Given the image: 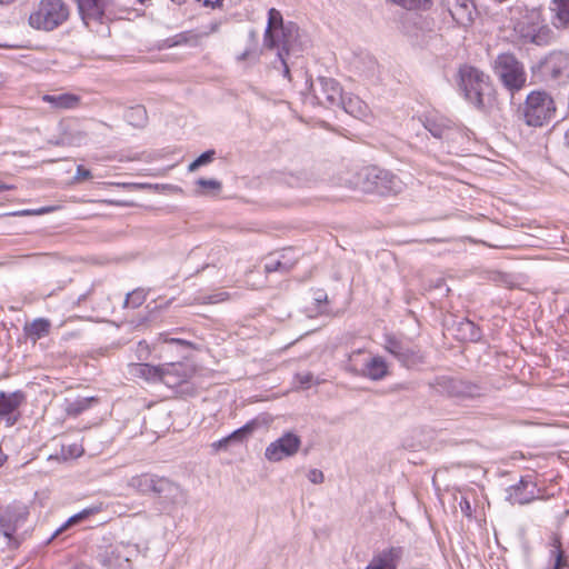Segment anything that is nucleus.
Listing matches in <instances>:
<instances>
[{
    "label": "nucleus",
    "mask_w": 569,
    "mask_h": 569,
    "mask_svg": "<svg viewBox=\"0 0 569 569\" xmlns=\"http://www.w3.org/2000/svg\"><path fill=\"white\" fill-rule=\"evenodd\" d=\"M423 127L437 139L449 138L457 129V126L452 120L439 114L426 117Z\"/></svg>",
    "instance_id": "aec40b11"
},
{
    "label": "nucleus",
    "mask_w": 569,
    "mask_h": 569,
    "mask_svg": "<svg viewBox=\"0 0 569 569\" xmlns=\"http://www.w3.org/2000/svg\"><path fill=\"white\" fill-rule=\"evenodd\" d=\"M540 72L548 80L567 81L569 79V53L562 51L549 53L540 63Z\"/></svg>",
    "instance_id": "9b49d317"
},
{
    "label": "nucleus",
    "mask_w": 569,
    "mask_h": 569,
    "mask_svg": "<svg viewBox=\"0 0 569 569\" xmlns=\"http://www.w3.org/2000/svg\"><path fill=\"white\" fill-rule=\"evenodd\" d=\"M493 70L510 91H518L526 84L527 74L523 64L511 53L499 54L495 60Z\"/></svg>",
    "instance_id": "1a4fd4ad"
},
{
    "label": "nucleus",
    "mask_w": 569,
    "mask_h": 569,
    "mask_svg": "<svg viewBox=\"0 0 569 569\" xmlns=\"http://www.w3.org/2000/svg\"><path fill=\"white\" fill-rule=\"evenodd\" d=\"M315 301L317 303L326 302L327 301V293L322 290H318L315 295Z\"/></svg>",
    "instance_id": "8fccbe9b"
},
{
    "label": "nucleus",
    "mask_w": 569,
    "mask_h": 569,
    "mask_svg": "<svg viewBox=\"0 0 569 569\" xmlns=\"http://www.w3.org/2000/svg\"><path fill=\"white\" fill-rule=\"evenodd\" d=\"M89 178H91L90 170L86 169L83 166H78L76 179L84 180V179H89Z\"/></svg>",
    "instance_id": "37998d69"
},
{
    "label": "nucleus",
    "mask_w": 569,
    "mask_h": 569,
    "mask_svg": "<svg viewBox=\"0 0 569 569\" xmlns=\"http://www.w3.org/2000/svg\"><path fill=\"white\" fill-rule=\"evenodd\" d=\"M296 379L300 383V386L307 388L312 382L313 376L310 372H302V373H298L296 376Z\"/></svg>",
    "instance_id": "ea45409f"
},
{
    "label": "nucleus",
    "mask_w": 569,
    "mask_h": 569,
    "mask_svg": "<svg viewBox=\"0 0 569 569\" xmlns=\"http://www.w3.org/2000/svg\"><path fill=\"white\" fill-rule=\"evenodd\" d=\"M73 569H91L90 567L86 566V565H79L77 566L76 568Z\"/></svg>",
    "instance_id": "6e6d98bb"
},
{
    "label": "nucleus",
    "mask_w": 569,
    "mask_h": 569,
    "mask_svg": "<svg viewBox=\"0 0 569 569\" xmlns=\"http://www.w3.org/2000/svg\"><path fill=\"white\" fill-rule=\"evenodd\" d=\"M400 548L391 547L376 555L366 569H396V562L401 557Z\"/></svg>",
    "instance_id": "b1692460"
},
{
    "label": "nucleus",
    "mask_w": 569,
    "mask_h": 569,
    "mask_svg": "<svg viewBox=\"0 0 569 569\" xmlns=\"http://www.w3.org/2000/svg\"><path fill=\"white\" fill-rule=\"evenodd\" d=\"M139 306L141 303V296L137 292L129 293L126 299V305Z\"/></svg>",
    "instance_id": "c03bdc74"
},
{
    "label": "nucleus",
    "mask_w": 569,
    "mask_h": 569,
    "mask_svg": "<svg viewBox=\"0 0 569 569\" xmlns=\"http://www.w3.org/2000/svg\"><path fill=\"white\" fill-rule=\"evenodd\" d=\"M23 401L24 396L20 391H0V422L3 421L8 428L14 426L19 420V408Z\"/></svg>",
    "instance_id": "4468645a"
},
{
    "label": "nucleus",
    "mask_w": 569,
    "mask_h": 569,
    "mask_svg": "<svg viewBox=\"0 0 569 569\" xmlns=\"http://www.w3.org/2000/svg\"><path fill=\"white\" fill-rule=\"evenodd\" d=\"M346 370L372 381H380L389 375L387 361L381 356H372L363 349L355 350L348 356Z\"/></svg>",
    "instance_id": "20e7f679"
},
{
    "label": "nucleus",
    "mask_w": 569,
    "mask_h": 569,
    "mask_svg": "<svg viewBox=\"0 0 569 569\" xmlns=\"http://www.w3.org/2000/svg\"><path fill=\"white\" fill-rule=\"evenodd\" d=\"M466 328L470 330V339L471 340H478L480 338L479 330L475 327V325L470 321H467L465 323Z\"/></svg>",
    "instance_id": "a18cd8bd"
},
{
    "label": "nucleus",
    "mask_w": 569,
    "mask_h": 569,
    "mask_svg": "<svg viewBox=\"0 0 569 569\" xmlns=\"http://www.w3.org/2000/svg\"><path fill=\"white\" fill-rule=\"evenodd\" d=\"M126 119L133 127H143L148 120L147 110L141 104L131 107L126 112Z\"/></svg>",
    "instance_id": "c85d7f7f"
},
{
    "label": "nucleus",
    "mask_w": 569,
    "mask_h": 569,
    "mask_svg": "<svg viewBox=\"0 0 569 569\" xmlns=\"http://www.w3.org/2000/svg\"><path fill=\"white\" fill-rule=\"evenodd\" d=\"M220 27H221V22L220 21H212L208 26L204 27V29L201 32V34L202 36H209V34L216 33V32L219 31Z\"/></svg>",
    "instance_id": "79ce46f5"
},
{
    "label": "nucleus",
    "mask_w": 569,
    "mask_h": 569,
    "mask_svg": "<svg viewBox=\"0 0 569 569\" xmlns=\"http://www.w3.org/2000/svg\"><path fill=\"white\" fill-rule=\"evenodd\" d=\"M214 154H216L214 150H208V151L203 152L194 161H192L189 164L188 170L190 172H192V171H196L201 166L210 163L213 160Z\"/></svg>",
    "instance_id": "7c9ffc66"
},
{
    "label": "nucleus",
    "mask_w": 569,
    "mask_h": 569,
    "mask_svg": "<svg viewBox=\"0 0 569 569\" xmlns=\"http://www.w3.org/2000/svg\"><path fill=\"white\" fill-rule=\"evenodd\" d=\"M383 348L407 368L423 362V356L420 351L409 347L393 336H386Z\"/></svg>",
    "instance_id": "f8f14e48"
},
{
    "label": "nucleus",
    "mask_w": 569,
    "mask_h": 569,
    "mask_svg": "<svg viewBox=\"0 0 569 569\" xmlns=\"http://www.w3.org/2000/svg\"><path fill=\"white\" fill-rule=\"evenodd\" d=\"M565 139H566V144L569 148V129L566 132Z\"/></svg>",
    "instance_id": "5fc2aeb1"
},
{
    "label": "nucleus",
    "mask_w": 569,
    "mask_h": 569,
    "mask_svg": "<svg viewBox=\"0 0 569 569\" xmlns=\"http://www.w3.org/2000/svg\"><path fill=\"white\" fill-rule=\"evenodd\" d=\"M279 51H278V58L283 67V77L288 78L290 80V70H289V66H288V62H287V57L289 56V52L290 50H283L282 47H279L278 48Z\"/></svg>",
    "instance_id": "c9c22d12"
},
{
    "label": "nucleus",
    "mask_w": 569,
    "mask_h": 569,
    "mask_svg": "<svg viewBox=\"0 0 569 569\" xmlns=\"http://www.w3.org/2000/svg\"><path fill=\"white\" fill-rule=\"evenodd\" d=\"M158 476L143 472L133 475L126 479V486L138 495H149L154 492Z\"/></svg>",
    "instance_id": "4be33fe9"
},
{
    "label": "nucleus",
    "mask_w": 569,
    "mask_h": 569,
    "mask_svg": "<svg viewBox=\"0 0 569 569\" xmlns=\"http://www.w3.org/2000/svg\"><path fill=\"white\" fill-rule=\"evenodd\" d=\"M94 512L93 509H84L80 512H78L77 515L70 517L66 523L63 526H61L59 529L56 530L53 537L58 536L60 532H62L63 530H66L69 526L73 525V523H77L81 520H83L84 518H87L89 515H92Z\"/></svg>",
    "instance_id": "c756f323"
},
{
    "label": "nucleus",
    "mask_w": 569,
    "mask_h": 569,
    "mask_svg": "<svg viewBox=\"0 0 569 569\" xmlns=\"http://www.w3.org/2000/svg\"><path fill=\"white\" fill-rule=\"evenodd\" d=\"M6 455L2 452V450L0 449V467L3 465V462L6 461Z\"/></svg>",
    "instance_id": "864d4df0"
},
{
    "label": "nucleus",
    "mask_w": 569,
    "mask_h": 569,
    "mask_svg": "<svg viewBox=\"0 0 569 569\" xmlns=\"http://www.w3.org/2000/svg\"><path fill=\"white\" fill-rule=\"evenodd\" d=\"M301 446V439L298 435L288 431L280 438L269 443L264 450V458L271 462H278L284 458L295 456Z\"/></svg>",
    "instance_id": "9d476101"
},
{
    "label": "nucleus",
    "mask_w": 569,
    "mask_h": 569,
    "mask_svg": "<svg viewBox=\"0 0 569 569\" xmlns=\"http://www.w3.org/2000/svg\"><path fill=\"white\" fill-rule=\"evenodd\" d=\"M48 211H49V209L41 208V209H38V210H20V211H14V212H11L9 214L10 216H14V217H21V216L41 214V213H44V212H48Z\"/></svg>",
    "instance_id": "a19ab883"
},
{
    "label": "nucleus",
    "mask_w": 569,
    "mask_h": 569,
    "mask_svg": "<svg viewBox=\"0 0 569 569\" xmlns=\"http://www.w3.org/2000/svg\"><path fill=\"white\" fill-rule=\"evenodd\" d=\"M188 42V38L184 33L176 34L171 38H167L162 40L160 48H172L176 46H181Z\"/></svg>",
    "instance_id": "473e14b6"
},
{
    "label": "nucleus",
    "mask_w": 569,
    "mask_h": 569,
    "mask_svg": "<svg viewBox=\"0 0 569 569\" xmlns=\"http://www.w3.org/2000/svg\"><path fill=\"white\" fill-rule=\"evenodd\" d=\"M291 268V264H287L277 259H270L264 264V270L267 273L276 272V271H288Z\"/></svg>",
    "instance_id": "72a5a7b5"
},
{
    "label": "nucleus",
    "mask_w": 569,
    "mask_h": 569,
    "mask_svg": "<svg viewBox=\"0 0 569 569\" xmlns=\"http://www.w3.org/2000/svg\"><path fill=\"white\" fill-rule=\"evenodd\" d=\"M50 143L52 144H56V146H63L64 144V139H59V140H50Z\"/></svg>",
    "instance_id": "603ef678"
},
{
    "label": "nucleus",
    "mask_w": 569,
    "mask_h": 569,
    "mask_svg": "<svg viewBox=\"0 0 569 569\" xmlns=\"http://www.w3.org/2000/svg\"><path fill=\"white\" fill-rule=\"evenodd\" d=\"M510 23L513 38L521 44L547 46L555 38L540 8H511Z\"/></svg>",
    "instance_id": "f257e3e1"
},
{
    "label": "nucleus",
    "mask_w": 569,
    "mask_h": 569,
    "mask_svg": "<svg viewBox=\"0 0 569 569\" xmlns=\"http://www.w3.org/2000/svg\"><path fill=\"white\" fill-rule=\"evenodd\" d=\"M441 6L452 20L462 27L470 26L477 13L473 0H441Z\"/></svg>",
    "instance_id": "2eb2a0df"
},
{
    "label": "nucleus",
    "mask_w": 569,
    "mask_h": 569,
    "mask_svg": "<svg viewBox=\"0 0 569 569\" xmlns=\"http://www.w3.org/2000/svg\"><path fill=\"white\" fill-rule=\"evenodd\" d=\"M459 507L461 509V512L467 516V517H470L471 516V506H470V502L466 499V498H462L459 502Z\"/></svg>",
    "instance_id": "49530a36"
},
{
    "label": "nucleus",
    "mask_w": 569,
    "mask_h": 569,
    "mask_svg": "<svg viewBox=\"0 0 569 569\" xmlns=\"http://www.w3.org/2000/svg\"><path fill=\"white\" fill-rule=\"evenodd\" d=\"M194 372V366L188 362L162 363L160 382L169 388H176L191 379Z\"/></svg>",
    "instance_id": "ddd939ff"
},
{
    "label": "nucleus",
    "mask_w": 569,
    "mask_h": 569,
    "mask_svg": "<svg viewBox=\"0 0 569 569\" xmlns=\"http://www.w3.org/2000/svg\"><path fill=\"white\" fill-rule=\"evenodd\" d=\"M443 388L449 396L457 398L473 399L483 395V389L480 386L459 379L445 380Z\"/></svg>",
    "instance_id": "a211bd4d"
},
{
    "label": "nucleus",
    "mask_w": 569,
    "mask_h": 569,
    "mask_svg": "<svg viewBox=\"0 0 569 569\" xmlns=\"http://www.w3.org/2000/svg\"><path fill=\"white\" fill-rule=\"evenodd\" d=\"M342 109L355 118H365L369 113L368 104L358 96L346 94L340 102Z\"/></svg>",
    "instance_id": "bb28decb"
},
{
    "label": "nucleus",
    "mask_w": 569,
    "mask_h": 569,
    "mask_svg": "<svg viewBox=\"0 0 569 569\" xmlns=\"http://www.w3.org/2000/svg\"><path fill=\"white\" fill-rule=\"evenodd\" d=\"M29 508L21 502L9 505L0 515V533L7 539L9 547L17 548L23 536L18 532L27 522Z\"/></svg>",
    "instance_id": "0eeeda50"
},
{
    "label": "nucleus",
    "mask_w": 569,
    "mask_h": 569,
    "mask_svg": "<svg viewBox=\"0 0 569 569\" xmlns=\"http://www.w3.org/2000/svg\"><path fill=\"white\" fill-rule=\"evenodd\" d=\"M139 3L143 4L147 0H137Z\"/></svg>",
    "instance_id": "bf43d9fd"
},
{
    "label": "nucleus",
    "mask_w": 569,
    "mask_h": 569,
    "mask_svg": "<svg viewBox=\"0 0 569 569\" xmlns=\"http://www.w3.org/2000/svg\"><path fill=\"white\" fill-rule=\"evenodd\" d=\"M197 184L199 187H201V188H207V189H211V190H214V191H219L221 189V182L216 180V179L200 178L197 181Z\"/></svg>",
    "instance_id": "e433bc0d"
},
{
    "label": "nucleus",
    "mask_w": 569,
    "mask_h": 569,
    "mask_svg": "<svg viewBox=\"0 0 569 569\" xmlns=\"http://www.w3.org/2000/svg\"><path fill=\"white\" fill-rule=\"evenodd\" d=\"M91 400L92 399H88V398L78 400L70 406L69 410L72 411L73 413L78 415L89 407Z\"/></svg>",
    "instance_id": "4c0bfd02"
},
{
    "label": "nucleus",
    "mask_w": 569,
    "mask_h": 569,
    "mask_svg": "<svg viewBox=\"0 0 569 569\" xmlns=\"http://www.w3.org/2000/svg\"><path fill=\"white\" fill-rule=\"evenodd\" d=\"M549 9L552 26L556 29H567L569 27V0H551Z\"/></svg>",
    "instance_id": "393cba45"
},
{
    "label": "nucleus",
    "mask_w": 569,
    "mask_h": 569,
    "mask_svg": "<svg viewBox=\"0 0 569 569\" xmlns=\"http://www.w3.org/2000/svg\"><path fill=\"white\" fill-rule=\"evenodd\" d=\"M251 425H246L236 431L231 432L228 437L230 443H240L244 440V438L251 432Z\"/></svg>",
    "instance_id": "2f4dec72"
},
{
    "label": "nucleus",
    "mask_w": 569,
    "mask_h": 569,
    "mask_svg": "<svg viewBox=\"0 0 569 569\" xmlns=\"http://www.w3.org/2000/svg\"><path fill=\"white\" fill-rule=\"evenodd\" d=\"M550 550H562L560 538L557 535H552V537L550 538Z\"/></svg>",
    "instance_id": "09e8293b"
},
{
    "label": "nucleus",
    "mask_w": 569,
    "mask_h": 569,
    "mask_svg": "<svg viewBox=\"0 0 569 569\" xmlns=\"http://www.w3.org/2000/svg\"><path fill=\"white\" fill-rule=\"evenodd\" d=\"M507 498L513 505H527L538 498L537 486L529 476L521 477L517 485L508 489Z\"/></svg>",
    "instance_id": "f3484780"
},
{
    "label": "nucleus",
    "mask_w": 569,
    "mask_h": 569,
    "mask_svg": "<svg viewBox=\"0 0 569 569\" xmlns=\"http://www.w3.org/2000/svg\"><path fill=\"white\" fill-rule=\"evenodd\" d=\"M112 0H77L79 13L86 24L100 20Z\"/></svg>",
    "instance_id": "6ab92c4d"
},
{
    "label": "nucleus",
    "mask_w": 569,
    "mask_h": 569,
    "mask_svg": "<svg viewBox=\"0 0 569 569\" xmlns=\"http://www.w3.org/2000/svg\"><path fill=\"white\" fill-rule=\"evenodd\" d=\"M556 111L553 99L546 91H532L523 107V119L528 126L541 127Z\"/></svg>",
    "instance_id": "6e6552de"
},
{
    "label": "nucleus",
    "mask_w": 569,
    "mask_h": 569,
    "mask_svg": "<svg viewBox=\"0 0 569 569\" xmlns=\"http://www.w3.org/2000/svg\"><path fill=\"white\" fill-rule=\"evenodd\" d=\"M247 56H248V52H243L239 59L244 60Z\"/></svg>",
    "instance_id": "13d9d810"
},
{
    "label": "nucleus",
    "mask_w": 569,
    "mask_h": 569,
    "mask_svg": "<svg viewBox=\"0 0 569 569\" xmlns=\"http://www.w3.org/2000/svg\"><path fill=\"white\" fill-rule=\"evenodd\" d=\"M459 87L465 98L477 108H482L485 97L490 94L489 77L472 66H462L459 69Z\"/></svg>",
    "instance_id": "39448f33"
},
{
    "label": "nucleus",
    "mask_w": 569,
    "mask_h": 569,
    "mask_svg": "<svg viewBox=\"0 0 569 569\" xmlns=\"http://www.w3.org/2000/svg\"><path fill=\"white\" fill-rule=\"evenodd\" d=\"M69 17V9L62 0H41L30 14L29 23L38 30L51 31Z\"/></svg>",
    "instance_id": "423d86ee"
},
{
    "label": "nucleus",
    "mask_w": 569,
    "mask_h": 569,
    "mask_svg": "<svg viewBox=\"0 0 569 569\" xmlns=\"http://www.w3.org/2000/svg\"><path fill=\"white\" fill-rule=\"evenodd\" d=\"M11 189H13V186L7 184V183H3L2 181H0V192L6 191V190H11Z\"/></svg>",
    "instance_id": "3c124183"
},
{
    "label": "nucleus",
    "mask_w": 569,
    "mask_h": 569,
    "mask_svg": "<svg viewBox=\"0 0 569 569\" xmlns=\"http://www.w3.org/2000/svg\"><path fill=\"white\" fill-rule=\"evenodd\" d=\"M42 101L54 110H72L79 107L81 98L73 93L43 94Z\"/></svg>",
    "instance_id": "5701e85b"
},
{
    "label": "nucleus",
    "mask_w": 569,
    "mask_h": 569,
    "mask_svg": "<svg viewBox=\"0 0 569 569\" xmlns=\"http://www.w3.org/2000/svg\"><path fill=\"white\" fill-rule=\"evenodd\" d=\"M14 0H0V4H9L13 2Z\"/></svg>",
    "instance_id": "4d7b16f0"
},
{
    "label": "nucleus",
    "mask_w": 569,
    "mask_h": 569,
    "mask_svg": "<svg viewBox=\"0 0 569 569\" xmlns=\"http://www.w3.org/2000/svg\"><path fill=\"white\" fill-rule=\"evenodd\" d=\"M153 493L171 503L180 502L186 498L181 487L164 477H158Z\"/></svg>",
    "instance_id": "412c9836"
},
{
    "label": "nucleus",
    "mask_w": 569,
    "mask_h": 569,
    "mask_svg": "<svg viewBox=\"0 0 569 569\" xmlns=\"http://www.w3.org/2000/svg\"><path fill=\"white\" fill-rule=\"evenodd\" d=\"M298 36V27L293 22H283L279 10L271 8L268 11V23L263 34V46L268 49L282 47L291 50Z\"/></svg>",
    "instance_id": "7ed1b4c3"
},
{
    "label": "nucleus",
    "mask_w": 569,
    "mask_h": 569,
    "mask_svg": "<svg viewBox=\"0 0 569 569\" xmlns=\"http://www.w3.org/2000/svg\"><path fill=\"white\" fill-rule=\"evenodd\" d=\"M231 443L228 440V437L220 439L219 441L212 443V447L217 450L227 449Z\"/></svg>",
    "instance_id": "de8ad7c7"
},
{
    "label": "nucleus",
    "mask_w": 569,
    "mask_h": 569,
    "mask_svg": "<svg viewBox=\"0 0 569 569\" xmlns=\"http://www.w3.org/2000/svg\"><path fill=\"white\" fill-rule=\"evenodd\" d=\"M318 89H315V94L321 103L327 102L329 106H340L342 100V88L339 82L332 78L319 77L317 79Z\"/></svg>",
    "instance_id": "dca6fc26"
},
{
    "label": "nucleus",
    "mask_w": 569,
    "mask_h": 569,
    "mask_svg": "<svg viewBox=\"0 0 569 569\" xmlns=\"http://www.w3.org/2000/svg\"><path fill=\"white\" fill-rule=\"evenodd\" d=\"M161 365L152 366L149 363H131L129 366V373L133 377L141 378L147 382L157 383L160 382L161 377Z\"/></svg>",
    "instance_id": "a878e982"
},
{
    "label": "nucleus",
    "mask_w": 569,
    "mask_h": 569,
    "mask_svg": "<svg viewBox=\"0 0 569 569\" xmlns=\"http://www.w3.org/2000/svg\"><path fill=\"white\" fill-rule=\"evenodd\" d=\"M307 478L309 479L310 482L316 483V485L322 483L325 480L323 472L319 469L309 470L307 473Z\"/></svg>",
    "instance_id": "58836bf2"
},
{
    "label": "nucleus",
    "mask_w": 569,
    "mask_h": 569,
    "mask_svg": "<svg viewBox=\"0 0 569 569\" xmlns=\"http://www.w3.org/2000/svg\"><path fill=\"white\" fill-rule=\"evenodd\" d=\"M50 327L51 323L48 319L38 318L31 323L26 325L24 331L30 339L37 341L38 339H41L49 333Z\"/></svg>",
    "instance_id": "cd10ccee"
},
{
    "label": "nucleus",
    "mask_w": 569,
    "mask_h": 569,
    "mask_svg": "<svg viewBox=\"0 0 569 569\" xmlns=\"http://www.w3.org/2000/svg\"><path fill=\"white\" fill-rule=\"evenodd\" d=\"M550 558L555 560L552 569H565L569 566L565 557L563 550H550Z\"/></svg>",
    "instance_id": "f704fd0d"
},
{
    "label": "nucleus",
    "mask_w": 569,
    "mask_h": 569,
    "mask_svg": "<svg viewBox=\"0 0 569 569\" xmlns=\"http://www.w3.org/2000/svg\"><path fill=\"white\" fill-rule=\"evenodd\" d=\"M350 183L362 192L380 196L397 194L405 187L399 177L375 166L362 168Z\"/></svg>",
    "instance_id": "f03ea898"
}]
</instances>
